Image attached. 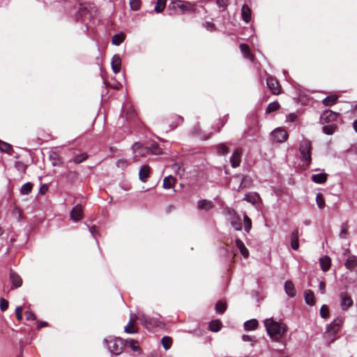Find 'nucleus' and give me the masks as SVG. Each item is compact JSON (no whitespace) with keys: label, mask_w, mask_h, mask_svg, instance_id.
<instances>
[{"label":"nucleus","mask_w":357,"mask_h":357,"mask_svg":"<svg viewBox=\"0 0 357 357\" xmlns=\"http://www.w3.org/2000/svg\"><path fill=\"white\" fill-rule=\"evenodd\" d=\"M264 324L267 334L273 341L279 342L287 331V327L284 324L278 322L273 318L266 319Z\"/></svg>","instance_id":"nucleus-1"},{"label":"nucleus","mask_w":357,"mask_h":357,"mask_svg":"<svg viewBox=\"0 0 357 357\" xmlns=\"http://www.w3.org/2000/svg\"><path fill=\"white\" fill-rule=\"evenodd\" d=\"M312 144L310 141L305 139L299 145L301 160L304 167H308L312 162Z\"/></svg>","instance_id":"nucleus-2"},{"label":"nucleus","mask_w":357,"mask_h":357,"mask_svg":"<svg viewBox=\"0 0 357 357\" xmlns=\"http://www.w3.org/2000/svg\"><path fill=\"white\" fill-rule=\"evenodd\" d=\"M105 342L110 352L115 356L121 354L127 344V342L120 337H114L110 340L105 339Z\"/></svg>","instance_id":"nucleus-3"},{"label":"nucleus","mask_w":357,"mask_h":357,"mask_svg":"<svg viewBox=\"0 0 357 357\" xmlns=\"http://www.w3.org/2000/svg\"><path fill=\"white\" fill-rule=\"evenodd\" d=\"M132 151L144 155L146 153L158 155L161 153V149L156 143L151 144L149 146H144L139 142H135L132 146Z\"/></svg>","instance_id":"nucleus-4"},{"label":"nucleus","mask_w":357,"mask_h":357,"mask_svg":"<svg viewBox=\"0 0 357 357\" xmlns=\"http://www.w3.org/2000/svg\"><path fill=\"white\" fill-rule=\"evenodd\" d=\"M338 118V114L331 110L324 111L320 116L321 124L335 123Z\"/></svg>","instance_id":"nucleus-5"},{"label":"nucleus","mask_w":357,"mask_h":357,"mask_svg":"<svg viewBox=\"0 0 357 357\" xmlns=\"http://www.w3.org/2000/svg\"><path fill=\"white\" fill-rule=\"evenodd\" d=\"M344 323V318L338 317L335 318L327 327V333L331 335H335Z\"/></svg>","instance_id":"nucleus-6"},{"label":"nucleus","mask_w":357,"mask_h":357,"mask_svg":"<svg viewBox=\"0 0 357 357\" xmlns=\"http://www.w3.org/2000/svg\"><path fill=\"white\" fill-rule=\"evenodd\" d=\"M288 136L287 132L282 128H277L271 132V137L276 142H285Z\"/></svg>","instance_id":"nucleus-7"},{"label":"nucleus","mask_w":357,"mask_h":357,"mask_svg":"<svg viewBox=\"0 0 357 357\" xmlns=\"http://www.w3.org/2000/svg\"><path fill=\"white\" fill-rule=\"evenodd\" d=\"M340 307L343 311H347L350 308L354 301L352 298L346 292H342L340 295Z\"/></svg>","instance_id":"nucleus-8"},{"label":"nucleus","mask_w":357,"mask_h":357,"mask_svg":"<svg viewBox=\"0 0 357 357\" xmlns=\"http://www.w3.org/2000/svg\"><path fill=\"white\" fill-rule=\"evenodd\" d=\"M230 218L229 221L231 225L236 231H241L242 229V223L241 217L236 214L234 211L229 212Z\"/></svg>","instance_id":"nucleus-9"},{"label":"nucleus","mask_w":357,"mask_h":357,"mask_svg":"<svg viewBox=\"0 0 357 357\" xmlns=\"http://www.w3.org/2000/svg\"><path fill=\"white\" fill-rule=\"evenodd\" d=\"M266 84L273 94H279L280 93V85L275 78L271 76L268 77Z\"/></svg>","instance_id":"nucleus-10"},{"label":"nucleus","mask_w":357,"mask_h":357,"mask_svg":"<svg viewBox=\"0 0 357 357\" xmlns=\"http://www.w3.org/2000/svg\"><path fill=\"white\" fill-rule=\"evenodd\" d=\"M242 150L241 149H236L230 158L231 166L233 168H236L240 165L241 161Z\"/></svg>","instance_id":"nucleus-11"},{"label":"nucleus","mask_w":357,"mask_h":357,"mask_svg":"<svg viewBox=\"0 0 357 357\" xmlns=\"http://www.w3.org/2000/svg\"><path fill=\"white\" fill-rule=\"evenodd\" d=\"M70 217L75 222H77L82 218V208L80 204H77L73 208L70 213Z\"/></svg>","instance_id":"nucleus-12"},{"label":"nucleus","mask_w":357,"mask_h":357,"mask_svg":"<svg viewBox=\"0 0 357 357\" xmlns=\"http://www.w3.org/2000/svg\"><path fill=\"white\" fill-rule=\"evenodd\" d=\"M182 6L179 7V13L185 14L195 12L196 7L194 4L190 3L188 1H181Z\"/></svg>","instance_id":"nucleus-13"},{"label":"nucleus","mask_w":357,"mask_h":357,"mask_svg":"<svg viewBox=\"0 0 357 357\" xmlns=\"http://www.w3.org/2000/svg\"><path fill=\"white\" fill-rule=\"evenodd\" d=\"M150 174H151V167L147 165H142L139 172V180L143 183L146 182L148 178L150 176Z\"/></svg>","instance_id":"nucleus-14"},{"label":"nucleus","mask_w":357,"mask_h":357,"mask_svg":"<svg viewBox=\"0 0 357 357\" xmlns=\"http://www.w3.org/2000/svg\"><path fill=\"white\" fill-rule=\"evenodd\" d=\"M139 320L146 328H149L155 326V321L144 314H139Z\"/></svg>","instance_id":"nucleus-15"},{"label":"nucleus","mask_w":357,"mask_h":357,"mask_svg":"<svg viewBox=\"0 0 357 357\" xmlns=\"http://www.w3.org/2000/svg\"><path fill=\"white\" fill-rule=\"evenodd\" d=\"M111 65L113 72L115 74H117L121 70V59L120 56L117 54H115L112 58L111 61Z\"/></svg>","instance_id":"nucleus-16"},{"label":"nucleus","mask_w":357,"mask_h":357,"mask_svg":"<svg viewBox=\"0 0 357 357\" xmlns=\"http://www.w3.org/2000/svg\"><path fill=\"white\" fill-rule=\"evenodd\" d=\"M10 280L14 288H19L22 284V280L21 277L13 271L10 273Z\"/></svg>","instance_id":"nucleus-17"},{"label":"nucleus","mask_w":357,"mask_h":357,"mask_svg":"<svg viewBox=\"0 0 357 357\" xmlns=\"http://www.w3.org/2000/svg\"><path fill=\"white\" fill-rule=\"evenodd\" d=\"M241 16L243 20L245 23H248L251 20L252 12L251 9L247 4H243L241 8Z\"/></svg>","instance_id":"nucleus-18"},{"label":"nucleus","mask_w":357,"mask_h":357,"mask_svg":"<svg viewBox=\"0 0 357 357\" xmlns=\"http://www.w3.org/2000/svg\"><path fill=\"white\" fill-rule=\"evenodd\" d=\"M181 0H173L168 5V10L170 11L169 15L179 14V7L182 6Z\"/></svg>","instance_id":"nucleus-19"},{"label":"nucleus","mask_w":357,"mask_h":357,"mask_svg":"<svg viewBox=\"0 0 357 357\" xmlns=\"http://www.w3.org/2000/svg\"><path fill=\"white\" fill-rule=\"evenodd\" d=\"M319 264H320V267H321V270L324 272L328 271L330 269L331 266V258L327 255L320 257L319 258Z\"/></svg>","instance_id":"nucleus-20"},{"label":"nucleus","mask_w":357,"mask_h":357,"mask_svg":"<svg viewBox=\"0 0 357 357\" xmlns=\"http://www.w3.org/2000/svg\"><path fill=\"white\" fill-rule=\"evenodd\" d=\"M328 178V174L324 172H321L319 174H313L311 176V180L317 184H323L325 183Z\"/></svg>","instance_id":"nucleus-21"},{"label":"nucleus","mask_w":357,"mask_h":357,"mask_svg":"<svg viewBox=\"0 0 357 357\" xmlns=\"http://www.w3.org/2000/svg\"><path fill=\"white\" fill-rule=\"evenodd\" d=\"M136 315L135 314H131L130 320L127 324V326L124 328V331L126 333L128 334H133L137 332V331L134 328V324L136 321Z\"/></svg>","instance_id":"nucleus-22"},{"label":"nucleus","mask_w":357,"mask_h":357,"mask_svg":"<svg viewBox=\"0 0 357 357\" xmlns=\"http://www.w3.org/2000/svg\"><path fill=\"white\" fill-rule=\"evenodd\" d=\"M50 160L54 167H60L63 165V161L58 153L53 151L50 154Z\"/></svg>","instance_id":"nucleus-23"},{"label":"nucleus","mask_w":357,"mask_h":357,"mask_svg":"<svg viewBox=\"0 0 357 357\" xmlns=\"http://www.w3.org/2000/svg\"><path fill=\"white\" fill-rule=\"evenodd\" d=\"M213 207L211 201L207 199H201L197 202V208L199 210L209 211Z\"/></svg>","instance_id":"nucleus-24"},{"label":"nucleus","mask_w":357,"mask_h":357,"mask_svg":"<svg viewBox=\"0 0 357 357\" xmlns=\"http://www.w3.org/2000/svg\"><path fill=\"white\" fill-rule=\"evenodd\" d=\"M239 47H240L241 52L243 54V56L245 59H248L250 60L251 61H253L254 56L251 53L249 46L246 44H241Z\"/></svg>","instance_id":"nucleus-25"},{"label":"nucleus","mask_w":357,"mask_h":357,"mask_svg":"<svg viewBox=\"0 0 357 357\" xmlns=\"http://www.w3.org/2000/svg\"><path fill=\"white\" fill-rule=\"evenodd\" d=\"M236 246L238 248L241 254L244 258H247L249 256V251L245 246L243 242L239 239L236 238L235 241Z\"/></svg>","instance_id":"nucleus-26"},{"label":"nucleus","mask_w":357,"mask_h":357,"mask_svg":"<svg viewBox=\"0 0 357 357\" xmlns=\"http://www.w3.org/2000/svg\"><path fill=\"white\" fill-rule=\"evenodd\" d=\"M291 247L294 250H298L299 248L298 244V231L294 230L291 234Z\"/></svg>","instance_id":"nucleus-27"},{"label":"nucleus","mask_w":357,"mask_h":357,"mask_svg":"<svg viewBox=\"0 0 357 357\" xmlns=\"http://www.w3.org/2000/svg\"><path fill=\"white\" fill-rule=\"evenodd\" d=\"M284 290L289 297H294L296 295V289L291 281H286L284 283Z\"/></svg>","instance_id":"nucleus-28"},{"label":"nucleus","mask_w":357,"mask_h":357,"mask_svg":"<svg viewBox=\"0 0 357 357\" xmlns=\"http://www.w3.org/2000/svg\"><path fill=\"white\" fill-rule=\"evenodd\" d=\"M305 301L309 305H314L315 303L314 295L312 291L307 289L304 293Z\"/></svg>","instance_id":"nucleus-29"},{"label":"nucleus","mask_w":357,"mask_h":357,"mask_svg":"<svg viewBox=\"0 0 357 357\" xmlns=\"http://www.w3.org/2000/svg\"><path fill=\"white\" fill-rule=\"evenodd\" d=\"M344 265L347 268L351 270L357 266V257L354 255H349Z\"/></svg>","instance_id":"nucleus-30"},{"label":"nucleus","mask_w":357,"mask_h":357,"mask_svg":"<svg viewBox=\"0 0 357 357\" xmlns=\"http://www.w3.org/2000/svg\"><path fill=\"white\" fill-rule=\"evenodd\" d=\"M258 327V321L255 319H252L246 321L244 323V329L245 331H254Z\"/></svg>","instance_id":"nucleus-31"},{"label":"nucleus","mask_w":357,"mask_h":357,"mask_svg":"<svg viewBox=\"0 0 357 357\" xmlns=\"http://www.w3.org/2000/svg\"><path fill=\"white\" fill-rule=\"evenodd\" d=\"M176 178L172 176H168L165 177L163 180V188L165 189H170L176 183Z\"/></svg>","instance_id":"nucleus-32"},{"label":"nucleus","mask_w":357,"mask_h":357,"mask_svg":"<svg viewBox=\"0 0 357 357\" xmlns=\"http://www.w3.org/2000/svg\"><path fill=\"white\" fill-rule=\"evenodd\" d=\"M33 187V184L32 183L27 182L21 186L20 192L22 195H27L31 192Z\"/></svg>","instance_id":"nucleus-33"},{"label":"nucleus","mask_w":357,"mask_h":357,"mask_svg":"<svg viewBox=\"0 0 357 357\" xmlns=\"http://www.w3.org/2000/svg\"><path fill=\"white\" fill-rule=\"evenodd\" d=\"M324 127L322 128V131L326 135H330L335 132L337 129L336 123H331V124H324Z\"/></svg>","instance_id":"nucleus-34"},{"label":"nucleus","mask_w":357,"mask_h":357,"mask_svg":"<svg viewBox=\"0 0 357 357\" xmlns=\"http://www.w3.org/2000/svg\"><path fill=\"white\" fill-rule=\"evenodd\" d=\"M222 328V323L219 319L213 320L209 323L208 328L213 332H218Z\"/></svg>","instance_id":"nucleus-35"},{"label":"nucleus","mask_w":357,"mask_h":357,"mask_svg":"<svg viewBox=\"0 0 357 357\" xmlns=\"http://www.w3.org/2000/svg\"><path fill=\"white\" fill-rule=\"evenodd\" d=\"M337 96H329L326 97L323 100L322 103L326 106H332L335 105L337 102Z\"/></svg>","instance_id":"nucleus-36"},{"label":"nucleus","mask_w":357,"mask_h":357,"mask_svg":"<svg viewBox=\"0 0 357 357\" xmlns=\"http://www.w3.org/2000/svg\"><path fill=\"white\" fill-rule=\"evenodd\" d=\"M125 39V35L123 33H118L113 36L112 38V43L114 45H121Z\"/></svg>","instance_id":"nucleus-37"},{"label":"nucleus","mask_w":357,"mask_h":357,"mask_svg":"<svg viewBox=\"0 0 357 357\" xmlns=\"http://www.w3.org/2000/svg\"><path fill=\"white\" fill-rule=\"evenodd\" d=\"M216 151L219 155H225L229 153V149L225 144H219L216 146Z\"/></svg>","instance_id":"nucleus-38"},{"label":"nucleus","mask_w":357,"mask_h":357,"mask_svg":"<svg viewBox=\"0 0 357 357\" xmlns=\"http://www.w3.org/2000/svg\"><path fill=\"white\" fill-rule=\"evenodd\" d=\"M243 223H244V230L247 233H249L252 228V220L246 214H245L243 215Z\"/></svg>","instance_id":"nucleus-39"},{"label":"nucleus","mask_w":357,"mask_h":357,"mask_svg":"<svg viewBox=\"0 0 357 357\" xmlns=\"http://www.w3.org/2000/svg\"><path fill=\"white\" fill-rule=\"evenodd\" d=\"M280 108V104L278 102L275 101L268 104L266 109V113H271L273 112L277 111Z\"/></svg>","instance_id":"nucleus-40"},{"label":"nucleus","mask_w":357,"mask_h":357,"mask_svg":"<svg viewBox=\"0 0 357 357\" xmlns=\"http://www.w3.org/2000/svg\"><path fill=\"white\" fill-rule=\"evenodd\" d=\"M227 309V304L221 301L215 304V311L219 314H223Z\"/></svg>","instance_id":"nucleus-41"},{"label":"nucleus","mask_w":357,"mask_h":357,"mask_svg":"<svg viewBox=\"0 0 357 357\" xmlns=\"http://www.w3.org/2000/svg\"><path fill=\"white\" fill-rule=\"evenodd\" d=\"M166 1L167 0H158L154 10L158 13H161L165 7Z\"/></svg>","instance_id":"nucleus-42"},{"label":"nucleus","mask_w":357,"mask_h":357,"mask_svg":"<svg viewBox=\"0 0 357 357\" xmlns=\"http://www.w3.org/2000/svg\"><path fill=\"white\" fill-rule=\"evenodd\" d=\"M88 158V155L86 153H82L79 155H75L72 161H73L75 164H79L86 160Z\"/></svg>","instance_id":"nucleus-43"},{"label":"nucleus","mask_w":357,"mask_h":357,"mask_svg":"<svg viewBox=\"0 0 357 357\" xmlns=\"http://www.w3.org/2000/svg\"><path fill=\"white\" fill-rule=\"evenodd\" d=\"M161 343L162 344L163 348L165 350H167L171 347L172 341L171 337L168 336H164L161 340Z\"/></svg>","instance_id":"nucleus-44"},{"label":"nucleus","mask_w":357,"mask_h":357,"mask_svg":"<svg viewBox=\"0 0 357 357\" xmlns=\"http://www.w3.org/2000/svg\"><path fill=\"white\" fill-rule=\"evenodd\" d=\"M0 150L3 152L10 153V152L13 151V148L10 144L1 141Z\"/></svg>","instance_id":"nucleus-45"},{"label":"nucleus","mask_w":357,"mask_h":357,"mask_svg":"<svg viewBox=\"0 0 357 357\" xmlns=\"http://www.w3.org/2000/svg\"><path fill=\"white\" fill-rule=\"evenodd\" d=\"M316 202L318 206V207L320 209H322L325 206V201L323 197V195L321 193H317L316 196Z\"/></svg>","instance_id":"nucleus-46"},{"label":"nucleus","mask_w":357,"mask_h":357,"mask_svg":"<svg viewBox=\"0 0 357 357\" xmlns=\"http://www.w3.org/2000/svg\"><path fill=\"white\" fill-rule=\"evenodd\" d=\"M330 312L329 309L326 305H323L320 309V316L324 319L329 317Z\"/></svg>","instance_id":"nucleus-47"},{"label":"nucleus","mask_w":357,"mask_h":357,"mask_svg":"<svg viewBox=\"0 0 357 357\" xmlns=\"http://www.w3.org/2000/svg\"><path fill=\"white\" fill-rule=\"evenodd\" d=\"M126 341L127 342V344H129L130 349L133 351H138L139 350V347L137 341L132 339Z\"/></svg>","instance_id":"nucleus-48"},{"label":"nucleus","mask_w":357,"mask_h":357,"mask_svg":"<svg viewBox=\"0 0 357 357\" xmlns=\"http://www.w3.org/2000/svg\"><path fill=\"white\" fill-rule=\"evenodd\" d=\"M251 184V179L248 176H244L238 186V191L241 188L249 186Z\"/></svg>","instance_id":"nucleus-49"},{"label":"nucleus","mask_w":357,"mask_h":357,"mask_svg":"<svg viewBox=\"0 0 357 357\" xmlns=\"http://www.w3.org/2000/svg\"><path fill=\"white\" fill-rule=\"evenodd\" d=\"M256 198L259 199V196L257 193L252 195L250 194H246L243 198L244 200H246L248 202L254 204L256 202Z\"/></svg>","instance_id":"nucleus-50"},{"label":"nucleus","mask_w":357,"mask_h":357,"mask_svg":"<svg viewBox=\"0 0 357 357\" xmlns=\"http://www.w3.org/2000/svg\"><path fill=\"white\" fill-rule=\"evenodd\" d=\"M130 8L132 10H137L140 8L141 1L140 0H130Z\"/></svg>","instance_id":"nucleus-51"},{"label":"nucleus","mask_w":357,"mask_h":357,"mask_svg":"<svg viewBox=\"0 0 357 357\" xmlns=\"http://www.w3.org/2000/svg\"><path fill=\"white\" fill-rule=\"evenodd\" d=\"M8 307V301L3 298L0 299V308L1 311H6Z\"/></svg>","instance_id":"nucleus-52"},{"label":"nucleus","mask_w":357,"mask_h":357,"mask_svg":"<svg viewBox=\"0 0 357 357\" xmlns=\"http://www.w3.org/2000/svg\"><path fill=\"white\" fill-rule=\"evenodd\" d=\"M203 26L209 31H213L215 29V26L213 23L210 22H205L202 24Z\"/></svg>","instance_id":"nucleus-53"},{"label":"nucleus","mask_w":357,"mask_h":357,"mask_svg":"<svg viewBox=\"0 0 357 357\" xmlns=\"http://www.w3.org/2000/svg\"><path fill=\"white\" fill-rule=\"evenodd\" d=\"M229 3V0H217L216 4L219 8H225Z\"/></svg>","instance_id":"nucleus-54"},{"label":"nucleus","mask_w":357,"mask_h":357,"mask_svg":"<svg viewBox=\"0 0 357 357\" xmlns=\"http://www.w3.org/2000/svg\"><path fill=\"white\" fill-rule=\"evenodd\" d=\"M298 119L297 115L295 113H290L287 116V121L294 123Z\"/></svg>","instance_id":"nucleus-55"},{"label":"nucleus","mask_w":357,"mask_h":357,"mask_svg":"<svg viewBox=\"0 0 357 357\" xmlns=\"http://www.w3.org/2000/svg\"><path fill=\"white\" fill-rule=\"evenodd\" d=\"M116 166L119 168L124 169L128 166V163L126 160L119 159L116 161Z\"/></svg>","instance_id":"nucleus-56"},{"label":"nucleus","mask_w":357,"mask_h":357,"mask_svg":"<svg viewBox=\"0 0 357 357\" xmlns=\"http://www.w3.org/2000/svg\"><path fill=\"white\" fill-rule=\"evenodd\" d=\"M22 307L17 306L15 309V314L17 317V319L19 321H21L22 319Z\"/></svg>","instance_id":"nucleus-57"},{"label":"nucleus","mask_w":357,"mask_h":357,"mask_svg":"<svg viewBox=\"0 0 357 357\" xmlns=\"http://www.w3.org/2000/svg\"><path fill=\"white\" fill-rule=\"evenodd\" d=\"M26 320H35L36 319V315L31 311L27 310L24 313Z\"/></svg>","instance_id":"nucleus-58"},{"label":"nucleus","mask_w":357,"mask_h":357,"mask_svg":"<svg viewBox=\"0 0 357 357\" xmlns=\"http://www.w3.org/2000/svg\"><path fill=\"white\" fill-rule=\"evenodd\" d=\"M319 289L321 294H324L326 292V284L324 282L321 281L319 284Z\"/></svg>","instance_id":"nucleus-59"},{"label":"nucleus","mask_w":357,"mask_h":357,"mask_svg":"<svg viewBox=\"0 0 357 357\" xmlns=\"http://www.w3.org/2000/svg\"><path fill=\"white\" fill-rule=\"evenodd\" d=\"M347 236V228L346 226L342 225L341 231L340 232V237L342 238H345Z\"/></svg>","instance_id":"nucleus-60"},{"label":"nucleus","mask_w":357,"mask_h":357,"mask_svg":"<svg viewBox=\"0 0 357 357\" xmlns=\"http://www.w3.org/2000/svg\"><path fill=\"white\" fill-rule=\"evenodd\" d=\"M48 190V187L47 185L45 184H43L42 185V186L40 187V190H39V192L38 193L39 194H45L47 191Z\"/></svg>","instance_id":"nucleus-61"},{"label":"nucleus","mask_w":357,"mask_h":357,"mask_svg":"<svg viewBox=\"0 0 357 357\" xmlns=\"http://www.w3.org/2000/svg\"><path fill=\"white\" fill-rule=\"evenodd\" d=\"M242 340L244 342H249V341H252V337L250 335H242Z\"/></svg>","instance_id":"nucleus-62"},{"label":"nucleus","mask_w":357,"mask_h":357,"mask_svg":"<svg viewBox=\"0 0 357 357\" xmlns=\"http://www.w3.org/2000/svg\"><path fill=\"white\" fill-rule=\"evenodd\" d=\"M47 325V322H45V321H39V322H38V324H37V328H42V327H45V326H46Z\"/></svg>","instance_id":"nucleus-63"},{"label":"nucleus","mask_w":357,"mask_h":357,"mask_svg":"<svg viewBox=\"0 0 357 357\" xmlns=\"http://www.w3.org/2000/svg\"><path fill=\"white\" fill-rule=\"evenodd\" d=\"M89 231H90L91 235L95 237L96 236V233L97 231H96V228L95 227H91L89 228Z\"/></svg>","instance_id":"nucleus-64"}]
</instances>
